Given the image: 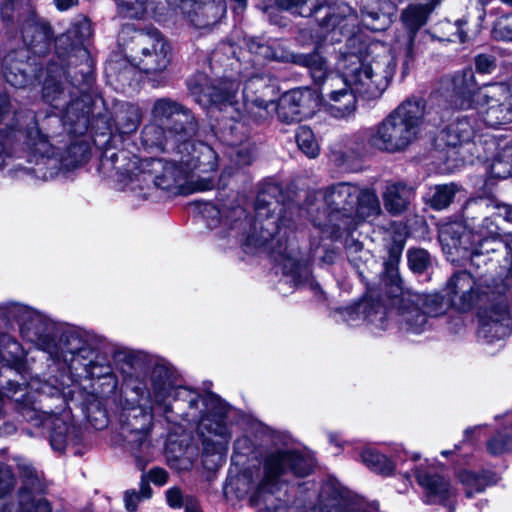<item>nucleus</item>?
<instances>
[{"mask_svg":"<svg viewBox=\"0 0 512 512\" xmlns=\"http://www.w3.org/2000/svg\"><path fill=\"white\" fill-rule=\"evenodd\" d=\"M279 193L277 184L270 183L262 188L256 199L253 222L240 206L228 211L209 204L204 209V216L211 229H218L216 235L220 239L228 238L229 244L241 243L246 252L271 254L284 276L295 286H300L310 282L311 273L295 241L291 208L288 211L280 204Z\"/></svg>","mask_w":512,"mask_h":512,"instance_id":"1","label":"nucleus"},{"mask_svg":"<svg viewBox=\"0 0 512 512\" xmlns=\"http://www.w3.org/2000/svg\"><path fill=\"white\" fill-rule=\"evenodd\" d=\"M149 381V390L140 396V400L148 402V405L131 408L124 414L123 436L141 447L147 441L154 409H160L169 418L173 412V401L187 403L188 411L183 413V418L198 421L197 430L202 438L204 453L221 459L231 436L226 421L228 405L214 394L200 397L194 390L176 386L172 370L164 363L152 367Z\"/></svg>","mask_w":512,"mask_h":512,"instance_id":"2","label":"nucleus"},{"mask_svg":"<svg viewBox=\"0 0 512 512\" xmlns=\"http://www.w3.org/2000/svg\"><path fill=\"white\" fill-rule=\"evenodd\" d=\"M240 84L235 80L221 81L218 86L195 87L191 90L195 101L203 108L223 112V120L240 121L244 113L265 118L270 108L276 109L278 118L286 123L309 116L319 104V97L310 89H297L286 94L279 105L274 102L275 88L270 79L254 75L245 81L239 99Z\"/></svg>","mask_w":512,"mask_h":512,"instance_id":"3","label":"nucleus"},{"mask_svg":"<svg viewBox=\"0 0 512 512\" xmlns=\"http://www.w3.org/2000/svg\"><path fill=\"white\" fill-rule=\"evenodd\" d=\"M336 68L340 76L331 77L322 94L326 111L345 118L355 111L357 95L372 100L383 94L394 76L396 60L387 45L373 41L360 54H342Z\"/></svg>","mask_w":512,"mask_h":512,"instance_id":"4","label":"nucleus"},{"mask_svg":"<svg viewBox=\"0 0 512 512\" xmlns=\"http://www.w3.org/2000/svg\"><path fill=\"white\" fill-rule=\"evenodd\" d=\"M426 116L425 101L408 98L380 123L343 138L331 149V160L349 166L371 151L397 153L406 150L417 138Z\"/></svg>","mask_w":512,"mask_h":512,"instance_id":"5","label":"nucleus"},{"mask_svg":"<svg viewBox=\"0 0 512 512\" xmlns=\"http://www.w3.org/2000/svg\"><path fill=\"white\" fill-rule=\"evenodd\" d=\"M322 238H336L365 220L380 214L376 194L357 185L341 182L310 195L304 209Z\"/></svg>","mask_w":512,"mask_h":512,"instance_id":"6","label":"nucleus"},{"mask_svg":"<svg viewBox=\"0 0 512 512\" xmlns=\"http://www.w3.org/2000/svg\"><path fill=\"white\" fill-rule=\"evenodd\" d=\"M391 310L382 305L371 306L364 303L356 308L339 311L341 318L349 325H358L364 319L378 330L388 328V318L394 317L399 328L407 333L421 334L429 328V317H437L446 312L447 304L438 293L423 294L409 288H403L397 280L389 291Z\"/></svg>","mask_w":512,"mask_h":512,"instance_id":"7","label":"nucleus"},{"mask_svg":"<svg viewBox=\"0 0 512 512\" xmlns=\"http://www.w3.org/2000/svg\"><path fill=\"white\" fill-rule=\"evenodd\" d=\"M311 469V459L298 451L289 448L272 449L264 455L261 467L230 476L224 494L237 499L249 497L256 504L279 491L286 475L304 477Z\"/></svg>","mask_w":512,"mask_h":512,"instance_id":"8","label":"nucleus"},{"mask_svg":"<svg viewBox=\"0 0 512 512\" xmlns=\"http://www.w3.org/2000/svg\"><path fill=\"white\" fill-rule=\"evenodd\" d=\"M472 69H464L453 77L451 106L474 110L485 125L498 127L512 122V93L505 83H488L475 88Z\"/></svg>","mask_w":512,"mask_h":512,"instance_id":"9","label":"nucleus"},{"mask_svg":"<svg viewBox=\"0 0 512 512\" xmlns=\"http://www.w3.org/2000/svg\"><path fill=\"white\" fill-rule=\"evenodd\" d=\"M99 338L86 330L69 328L61 333H52L42 351L56 362H63L70 370L80 368L89 378H105L112 374V369L96 352Z\"/></svg>","mask_w":512,"mask_h":512,"instance_id":"10","label":"nucleus"},{"mask_svg":"<svg viewBox=\"0 0 512 512\" xmlns=\"http://www.w3.org/2000/svg\"><path fill=\"white\" fill-rule=\"evenodd\" d=\"M186 137L173 144V154L186 166L190 178L188 188L191 192H204L215 187L216 173L219 168V155L215 149L203 142Z\"/></svg>","mask_w":512,"mask_h":512,"instance_id":"11","label":"nucleus"},{"mask_svg":"<svg viewBox=\"0 0 512 512\" xmlns=\"http://www.w3.org/2000/svg\"><path fill=\"white\" fill-rule=\"evenodd\" d=\"M447 296L451 305L460 311H468L475 305H485L502 298V292L492 287L487 279H476L469 272L455 273L448 280Z\"/></svg>","mask_w":512,"mask_h":512,"instance_id":"12","label":"nucleus"},{"mask_svg":"<svg viewBox=\"0 0 512 512\" xmlns=\"http://www.w3.org/2000/svg\"><path fill=\"white\" fill-rule=\"evenodd\" d=\"M0 319L16 321L25 339L34 343L40 350L55 330L52 321L28 306L19 303L0 304Z\"/></svg>","mask_w":512,"mask_h":512,"instance_id":"13","label":"nucleus"},{"mask_svg":"<svg viewBox=\"0 0 512 512\" xmlns=\"http://www.w3.org/2000/svg\"><path fill=\"white\" fill-rule=\"evenodd\" d=\"M486 231L481 229L474 233L466 230L461 223H450L444 225L439 232V240L444 249L456 252H468L471 256H477L483 253L484 245L489 240H495L498 235V227L489 218L484 220Z\"/></svg>","mask_w":512,"mask_h":512,"instance_id":"14","label":"nucleus"},{"mask_svg":"<svg viewBox=\"0 0 512 512\" xmlns=\"http://www.w3.org/2000/svg\"><path fill=\"white\" fill-rule=\"evenodd\" d=\"M174 155L171 160L146 159L141 163L142 169L135 174L138 180L151 181L155 187L177 193L191 192L184 184L190 179L186 166Z\"/></svg>","mask_w":512,"mask_h":512,"instance_id":"15","label":"nucleus"},{"mask_svg":"<svg viewBox=\"0 0 512 512\" xmlns=\"http://www.w3.org/2000/svg\"><path fill=\"white\" fill-rule=\"evenodd\" d=\"M136 52L133 62L140 70L147 74L164 71L170 62V48L165 39L157 30L148 32L136 31L132 37Z\"/></svg>","mask_w":512,"mask_h":512,"instance_id":"16","label":"nucleus"},{"mask_svg":"<svg viewBox=\"0 0 512 512\" xmlns=\"http://www.w3.org/2000/svg\"><path fill=\"white\" fill-rule=\"evenodd\" d=\"M276 4L285 10L296 8L298 13L304 17L317 16L324 11L320 25L327 32L325 39H329L331 42L340 41L338 35L343 34L349 21L348 18L336 14L335 8L328 5V0H276Z\"/></svg>","mask_w":512,"mask_h":512,"instance_id":"17","label":"nucleus"},{"mask_svg":"<svg viewBox=\"0 0 512 512\" xmlns=\"http://www.w3.org/2000/svg\"><path fill=\"white\" fill-rule=\"evenodd\" d=\"M152 116L155 120L171 121L168 127L173 144L186 137H194L198 131V125L192 113L169 98H160L155 101Z\"/></svg>","mask_w":512,"mask_h":512,"instance_id":"18","label":"nucleus"},{"mask_svg":"<svg viewBox=\"0 0 512 512\" xmlns=\"http://www.w3.org/2000/svg\"><path fill=\"white\" fill-rule=\"evenodd\" d=\"M415 477L423 490V500L425 503L452 505L456 491L451 486L449 480L439 474L434 467L420 464L415 469Z\"/></svg>","mask_w":512,"mask_h":512,"instance_id":"19","label":"nucleus"},{"mask_svg":"<svg viewBox=\"0 0 512 512\" xmlns=\"http://www.w3.org/2000/svg\"><path fill=\"white\" fill-rule=\"evenodd\" d=\"M481 139L477 126L470 116L458 117L450 122L440 133V140L446 146L464 148L466 152L479 157L477 142Z\"/></svg>","mask_w":512,"mask_h":512,"instance_id":"20","label":"nucleus"},{"mask_svg":"<svg viewBox=\"0 0 512 512\" xmlns=\"http://www.w3.org/2000/svg\"><path fill=\"white\" fill-rule=\"evenodd\" d=\"M490 304L491 307L483 308L479 313L478 334L487 343L504 339L510 334L511 330L510 315L506 307L500 303V299Z\"/></svg>","mask_w":512,"mask_h":512,"instance_id":"21","label":"nucleus"},{"mask_svg":"<svg viewBox=\"0 0 512 512\" xmlns=\"http://www.w3.org/2000/svg\"><path fill=\"white\" fill-rule=\"evenodd\" d=\"M22 111L18 109V103L8 94H0V170L6 165L10 152L7 141L10 133L22 125Z\"/></svg>","mask_w":512,"mask_h":512,"instance_id":"22","label":"nucleus"},{"mask_svg":"<svg viewBox=\"0 0 512 512\" xmlns=\"http://www.w3.org/2000/svg\"><path fill=\"white\" fill-rule=\"evenodd\" d=\"M21 33L24 43L36 54H44L49 48L51 29L49 24L38 17L33 7L22 22Z\"/></svg>","mask_w":512,"mask_h":512,"instance_id":"23","label":"nucleus"},{"mask_svg":"<svg viewBox=\"0 0 512 512\" xmlns=\"http://www.w3.org/2000/svg\"><path fill=\"white\" fill-rule=\"evenodd\" d=\"M181 11L187 14V18L197 28H207L215 24L223 12L221 3L214 0L199 3L192 0H181Z\"/></svg>","mask_w":512,"mask_h":512,"instance_id":"24","label":"nucleus"},{"mask_svg":"<svg viewBox=\"0 0 512 512\" xmlns=\"http://www.w3.org/2000/svg\"><path fill=\"white\" fill-rule=\"evenodd\" d=\"M434 6L435 3L424 1V3L412 4L402 12L401 20L409 33L407 42V57L409 59L413 58L412 51L415 42V34L426 24Z\"/></svg>","mask_w":512,"mask_h":512,"instance_id":"25","label":"nucleus"},{"mask_svg":"<svg viewBox=\"0 0 512 512\" xmlns=\"http://www.w3.org/2000/svg\"><path fill=\"white\" fill-rule=\"evenodd\" d=\"M290 62L307 68L317 85L327 86L330 83L331 77L340 76V74H333L330 71L327 60L321 55L318 49L307 54L292 53Z\"/></svg>","mask_w":512,"mask_h":512,"instance_id":"26","label":"nucleus"},{"mask_svg":"<svg viewBox=\"0 0 512 512\" xmlns=\"http://www.w3.org/2000/svg\"><path fill=\"white\" fill-rule=\"evenodd\" d=\"M413 198L414 189L403 182H388L383 192L384 207L393 215L407 210Z\"/></svg>","mask_w":512,"mask_h":512,"instance_id":"27","label":"nucleus"},{"mask_svg":"<svg viewBox=\"0 0 512 512\" xmlns=\"http://www.w3.org/2000/svg\"><path fill=\"white\" fill-rule=\"evenodd\" d=\"M246 44L250 53L258 58L278 62H290L292 53L289 52L279 40L249 38Z\"/></svg>","mask_w":512,"mask_h":512,"instance_id":"28","label":"nucleus"},{"mask_svg":"<svg viewBox=\"0 0 512 512\" xmlns=\"http://www.w3.org/2000/svg\"><path fill=\"white\" fill-rule=\"evenodd\" d=\"M26 57V51H19L10 53L4 60L5 78L8 83L16 88L25 87L29 82L27 63L24 62Z\"/></svg>","mask_w":512,"mask_h":512,"instance_id":"29","label":"nucleus"},{"mask_svg":"<svg viewBox=\"0 0 512 512\" xmlns=\"http://www.w3.org/2000/svg\"><path fill=\"white\" fill-rule=\"evenodd\" d=\"M156 0H117L118 14L125 18L139 19L146 15H156L158 7ZM172 6L176 0H166Z\"/></svg>","mask_w":512,"mask_h":512,"instance_id":"30","label":"nucleus"},{"mask_svg":"<svg viewBox=\"0 0 512 512\" xmlns=\"http://www.w3.org/2000/svg\"><path fill=\"white\" fill-rule=\"evenodd\" d=\"M486 12L483 6H477L467 15L457 20L458 40L465 42L476 37L483 28Z\"/></svg>","mask_w":512,"mask_h":512,"instance_id":"31","label":"nucleus"},{"mask_svg":"<svg viewBox=\"0 0 512 512\" xmlns=\"http://www.w3.org/2000/svg\"><path fill=\"white\" fill-rule=\"evenodd\" d=\"M141 142L145 147L173 153V141L169 135V127L165 130L158 124H147L142 130Z\"/></svg>","mask_w":512,"mask_h":512,"instance_id":"32","label":"nucleus"},{"mask_svg":"<svg viewBox=\"0 0 512 512\" xmlns=\"http://www.w3.org/2000/svg\"><path fill=\"white\" fill-rule=\"evenodd\" d=\"M140 121L141 111L137 105L122 103L115 112L114 122L117 130L122 134L136 131Z\"/></svg>","mask_w":512,"mask_h":512,"instance_id":"33","label":"nucleus"},{"mask_svg":"<svg viewBox=\"0 0 512 512\" xmlns=\"http://www.w3.org/2000/svg\"><path fill=\"white\" fill-rule=\"evenodd\" d=\"M230 165L223 168L221 177L231 176L233 169L248 166L253 161V152L249 145L232 146L228 152Z\"/></svg>","mask_w":512,"mask_h":512,"instance_id":"34","label":"nucleus"},{"mask_svg":"<svg viewBox=\"0 0 512 512\" xmlns=\"http://www.w3.org/2000/svg\"><path fill=\"white\" fill-rule=\"evenodd\" d=\"M75 428L66 422L57 419L50 436V443L55 451L62 452L70 442H74Z\"/></svg>","mask_w":512,"mask_h":512,"instance_id":"35","label":"nucleus"},{"mask_svg":"<svg viewBox=\"0 0 512 512\" xmlns=\"http://www.w3.org/2000/svg\"><path fill=\"white\" fill-rule=\"evenodd\" d=\"M361 460L369 469L383 475L391 474L395 467L394 463L384 454L370 448L361 453Z\"/></svg>","mask_w":512,"mask_h":512,"instance_id":"36","label":"nucleus"},{"mask_svg":"<svg viewBox=\"0 0 512 512\" xmlns=\"http://www.w3.org/2000/svg\"><path fill=\"white\" fill-rule=\"evenodd\" d=\"M24 354L19 342L8 335L0 337V361L8 366H16Z\"/></svg>","mask_w":512,"mask_h":512,"instance_id":"37","label":"nucleus"},{"mask_svg":"<svg viewBox=\"0 0 512 512\" xmlns=\"http://www.w3.org/2000/svg\"><path fill=\"white\" fill-rule=\"evenodd\" d=\"M457 191L455 184H444L435 186L429 198L430 206L436 210L447 208L452 202Z\"/></svg>","mask_w":512,"mask_h":512,"instance_id":"38","label":"nucleus"},{"mask_svg":"<svg viewBox=\"0 0 512 512\" xmlns=\"http://www.w3.org/2000/svg\"><path fill=\"white\" fill-rule=\"evenodd\" d=\"M296 142L299 149L309 158H316L319 155V145L312 130L301 126L296 132Z\"/></svg>","mask_w":512,"mask_h":512,"instance_id":"39","label":"nucleus"},{"mask_svg":"<svg viewBox=\"0 0 512 512\" xmlns=\"http://www.w3.org/2000/svg\"><path fill=\"white\" fill-rule=\"evenodd\" d=\"M459 481L465 489L467 497H472L474 493L482 492L489 484L485 475H478L470 471H463L459 474Z\"/></svg>","mask_w":512,"mask_h":512,"instance_id":"40","label":"nucleus"},{"mask_svg":"<svg viewBox=\"0 0 512 512\" xmlns=\"http://www.w3.org/2000/svg\"><path fill=\"white\" fill-rule=\"evenodd\" d=\"M20 512H51L47 500L42 497H32L26 488L20 494Z\"/></svg>","mask_w":512,"mask_h":512,"instance_id":"41","label":"nucleus"},{"mask_svg":"<svg viewBox=\"0 0 512 512\" xmlns=\"http://www.w3.org/2000/svg\"><path fill=\"white\" fill-rule=\"evenodd\" d=\"M507 430L512 431V423L487 442V449L491 454H502L512 448V436L508 435Z\"/></svg>","mask_w":512,"mask_h":512,"instance_id":"42","label":"nucleus"},{"mask_svg":"<svg viewBox=\"0 0 512 512\" xmlns=\"http://www.w3.org/2000/svg\"><path fill=\"white\" fill-rule=\"evenodd\" d=\"M491 34L496 40L512 41V14L500 16L494 22Z\"/></svg>","mask_w":512,"mask_h":512,"instance_id":"43","label":"nucleus"},{"mask_svg":"<svg viewBox=\"0 0 512 512\" xmlns=\"http://www.w3.org/2000/svg\"><path fill=\"white\" fill-rule=\"evenodd\" d=\"M408 264L415 273H422L430 263L429 254L424 249H410L407 252Z\"/></svg>","mask_w":512,"mask_h":512,"instance_id":"44","label":"nucleus"},{"mask_svg":"<svg viewBox=\"0 0 512 512\" xmlns=\"http://www.w3.org/2000/svg\"><path fill=\"white\" fill-rule=\"evenodd\" d=\"M151 496V488L146 481L141 482L140 491H127L125 493V506L128 511L134 512L141 498H149Z\"/></svg>","mask_w":512,"mask_h":512,"instance_id":"45","label":"nucleus"},{"mask_svg":"<svg viewBox=\"0 0 512 512\" xmlns=\"http://www.w3.org/2000/svg\"><path fill=\"white\" fill-rule=\"evenodd\" d=\"M64 94L62 84L53 76H50L43 84V98L45 101L53 104Z\"/></svg>","mask_w":512,"mask_h":512,"instance_id":"46","label":"nucleus"},{"mask_svg":"<svg viewBox=\"0 0 512 512\" xmlns=\"http://www.w3.org/2000/svg\"><path fill=\"white\" fill-rule=\"evenodd\" d=\"M119 160V155L115 152L110 155H105L101 160V167L105 170L113 169L115 170V175L119 176L121 179H128L129 181H133L132 173L128 170H123L121 166L117 165Z\"/></svg>","mask_w":512,"mask_h":512,"instance_id":"47","label":"nucleus"},{"mask_svg":"<svg viewBox=\"0 0 512 512\" xmlns=\"http://www.w3.org/2000/svg\"><path fill=\"white\" fill-rule=\"evenodd\" d=\"M436 30L442 35L437 36L440 41H449L454 42L458 40V23L457 20L455 23H451L450 21L441 22Z\"/></svg>","mask_w":512,"mask_h":512,"instance_id":"48","label":"nucleus"},{"mask_svg":"<svg viewBox=\"0 0 512 512\" xmlns=\"http://www.w3.org/2000/svg\"><path fill=\"white\" fill-rule=\"evenodd\" d=\"M490 206V201L487 198H476L467 201L464 207V214L467 218L473 217L475 212L485 213Z\"/></svg>","mask_w":512,"mask_h":512,"instance_id":"49","label":"nucleus"},{"mask_svg":"<svg viewBox=\"0 0 512 512\" xmlns=\"http://www.w3.org/2000/svg\"><path fill=\"white\" fill-rule=\"evenodd\" d=\"M476 71L481 74H490L496 69L495 58L491 55L480 54L475 58Z\"/></svg>","mask_w":512,"mask_h":512,"instance_id":"50","label":"nucleus"},{"mask_svg":"<svg viewBox=\"0 0 512 512\" xmlns=\"http://www.w3.org/2000/svg\"><path fill=\"white\" fill-rule=\"evenodd\" d=\"M14 486V476L9 467L0 465V497L7 494Z\"/></svg>","mask_w":512,"mask_h":512,"instance_id":"51","label":"nucleus"},{"mask_svg":"<svg viewBox=\"0 0 512 512\" xmlns=\"http://www.w3.org/2000/svg\"><path fill=\"white\" fill-rule=\"evenodd\" d=\"M166 499L170 507L172 508H180L182 506L183 502V496L181 491L176 488H170L166 492Z\"/></svg>","mask_w":512,"mask_h":512,"instance_id":"52","label":"nucleus"},{"mask_svg":"<svg viewBox=\"0 0 512 512\" xmlns=\"http://www.w3.org/2000/svg\"><path fill=\"white\" fill-rule=\"evenodd\" d=\"M149 479L157 485H163L167 481V473L163 469L153 468L149 471Z\"/></svg>","mask_w":512,"mask_h":512,"instance_id":"53","label":"nucleus"},{"mask_svg":"<svg viewBox=\"0 0 512 512\" xmlns=\"http://www.w3.org/2000/svg\"><path fill=\"white\" fill-rule=\"evenodd\" d=\"M55 6L59 11H66L78 5V0H54Z\"/></svg>","mask_w":512,"mask_h":512,"instance_id":"54","label":"nucleus"},{"mask_svg":"<svg viewBox=\"0 0 512 512\" xmlns=\"http://www.w3.org/2000/svg\"><path fill=\"white\" fill-rule=\"evenodd\" d=\"M185 512H200L199 503L192 497H187L184 501Z\"/></svg>","mask_w":512,"mask_h":512,"instance_id":"55","label":"nucleus"},{"mask_svg":"<svg viewBox=\"0 0 512 512\" xmlns=\"http://www.w3.org/2000/svg\"><path fill=\"white\" fill-rule=\"evenodd\" d=\"M337 504H338V499L335 496H333L329 500V504L326 507H324V506L319 507V512H334V511H336Z\"/></svg>","mask_w":512,"mask_h":512,"instance_id":"56","label":"nucleus"},{"mask_svg":"<svg viewBox=\"0 0 512 512\" xmlns=\"http://www.w3.org/2000/svg\"><path fill=\"white\" fill-rule=\"evenodd\" d=\"M103 419L100 421V423H94L92 419H90V422L92 423V425L96 428V429H101L103 428L106 424H107V420L105 418V415L104 413L100 412Z\"/></svg>","mask_w":512,"mask_h":512,"instance_id":"57","label":"nucleus"},{"mask_svg":"<svg viewBox=\"0 0 512 512\" xmlns=\"http://www.w3.org/2000/svg\"><path fill=\"white\" fill-rule=\"evenodd\" d=\"M50 160L48 158H45L44 156L41 157V162L38 163V168L35 170L36 173H40L42 171V166L46 165Z\"/></svg>","mask_w":512,"mask_h":512,"instance_id":"58","label":"nucleus"},{"mask_svg":"<svg viewBox=\"0 0 512 512\" xmlns=\"http://www.w3.org/2000/svg\"><path fill=\"white\" fill-rule=\"evenodd\" d=\"M40 147L37 148V150L39 152H41L42 154L44 153H47L48 152V149H47V142L45 140H41L40 143H39Z\"/></svg>","mask_w":512,"mask_h":512,"instance_id":"59","label":"nucleus"},{"mask_svg":"<svg viewBox=\"0 0 512 512\" xmlns=\"http://www.w3.org/2000/svg\"><path fill=\"white\" fill-rule=\"evenodd\" d=\"M479 427L469 428L465 431V437H468V435L476 430H478Z\"/></svg>","mask_w":512,"mask_h":512,"instance_id":"60","label":"nucleus"},{"mask_svg":"<svg viewBox=\"0 0 512 512\" xmlns=\"http://www.w3.org/2000/svg\"><path fill=\"white\" fill-rule=\"evenodd\" d=\"M507 237H511V241L510 240H506V246L507 248L512 251V236L511 235H508Z\"/></svg>","mask_w":512,"mask_h":512,"instance_id":"61","label":"nucleus"},{"mask_svg":"<svg viewBox=\"0 0 512 512\" xmlns=\"http://www.w3.org/2000/svg\"><path fill=\"white\" fill-rule=\"evenodd\" d=\"M401 249H398L396 252L392 253V257L397 260L400 255Z\"/></svg>","mask_w":512,"mask_h":512,"instance_id":"62","label":"nucleus"},{"mask_svg":"<svg viewBox=\"0 0 512 512\" xmlns=\"http://www.w3.org/2000/svg\"><path fill=\"white\" fill-rule=\"evenodd\" d=\"M49 176H52V173H50L49 175L44 172V173H41V175L39 177L43 178V179H48Z\"/></svg>","mask_w":512,"mask_h":512,"instance_id":"63","label":"nucleus"},{"mask_svg":"<svg viewBox=\"0 0 512 512\" xmlns=\"http://www.w3.org/2000/svg\"><path fill=\"white\" fill-rule=\"evenodd\" d=\"M503 4H506L508 6L512 7V0H500Z\"/></svg>","mask_w":512,"mask_h":512,"instance_id":"64","label":"nucleus"}]
</instances>
